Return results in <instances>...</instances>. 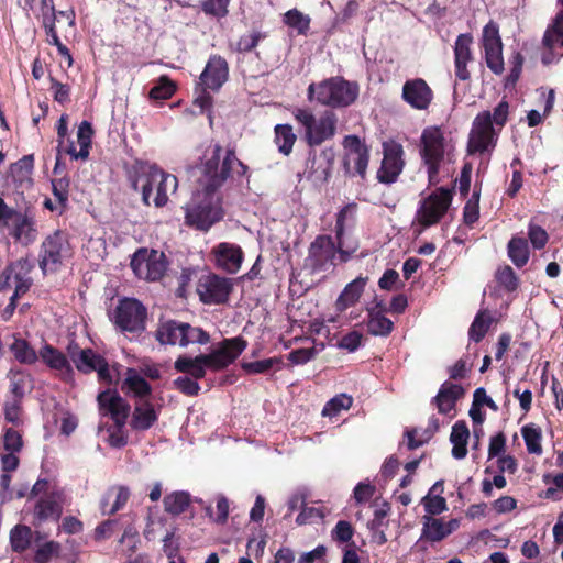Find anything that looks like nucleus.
<instances>
[{"label":"nucleus","mask_w":563,"mask_h":563,"mask_svg":"<svg viewBox=\"0 0 563 563\" xmlns=\"http://www.w3.org/2000/svg\"><path fill=\"white\" fill-rule=\"evenodd\" d=\"M307 264L314 272L325 271L330 266H335L338 261V247L331 235L320 234L311 242Z\"/></svg>","instance_id":"obj_16"},{"label":"nucleus","mask_w":563,"mask_h":563,"mask_svg":"<svg viewBox=\"0 0 563 563\" xmlns=\"http://www.w3.org/2000/svg\"><path fill=\"white\" fill-rule=\"evenodd\" d=\"M382 148L383 159L376 178L380 184L391 185L398 180L406 166L405 150L402 144L395 140L383 142Z\"/></svg>","instance_id":"obj_12"},{"label":"nucleus","mask_w":563,"mask_h":563,"mask_svg":"<svg viewBox=\"0 0 563 563\" xmlns=\"http://www.w3.org/2000/svg\"><path fill=\"white\" fill-rule=\"evenodd\" d=\"M121 389L124 394H132L141 400L152 394L150 383L134 368H128L126 377L122 383Z\"/></svg>","instance_id":"obj_31"},{"label":"nucleus","mask_w":563,"mask_h":563,"mask_svg":"<svg viewBox=\"0 0 563 563\" xmlns=\"http://www.w3.org/2000/svg\"><path fill=\"white\" fill-rule=\"evenodd\" d=\"M470 438V430L464 420L454 423L450 434V441L453 444L452 455L456 460H462L467 454V441Z\"/></svg>","instance_id":"obj_33"},{"label":"nucleus","mask_w":563,"mask_h":563,"mask_svg":"<svg viewBox=\"0 0 563 563\" xmlns=\"http://www.w3.org/2000/svg\"><path fill=\"white\" fill-rule=\"evenodd\" d=\"M360 95L356 81H350L341 76H334L309 85L308 100H316L319 104L331 109L347 108L353 104Z\"/></svg>","instance_id":"obj_4"},{"label":"nucleus","mask_w":563,"mask_h":563,"mask_svg":"<svg viewBox=\"0 0 563 563\" xmlns=\"http://www.w3.org/2000/svg\"><path fill=\"white\" fill-rule=\"evenodd\" d=\"M199 183L208 192H217L223 185L236 175H249V166L236 156L235 148L223 146L219 143L209 145L199 164Z\"/></svg>","instance_id":"obj_2"},{"label":"nucleus","mask_w":563,"mask_h":563,"mask_svg":"<svg viewBox=\"0 0 563 563\" xmlns=\"http://www.w3.org/2000/svg\"><path fill=\"white\" fill-rule=\"evenodd\" d=\"M31 271V265L25 260H19L12 263L4 271V282H29L27 276Z\"/></svg>","instance_id":"obj_49"},{"label":"nucleus","mask_w":563,"mask_h":563,"mask_svg":"<svg viewBox=\"0 0 563 563\" xmlns=\"http://www.w3.org/2000/svg\"><path fill=\"white\" fill-rule=\"evenodd\" d=\"M542 44L544 48H563V14H559L553 24L547 29Z\"/></svg>","instance_id":"obj_42"},{"label":"nucleus","mask_w":563,"mask_h":563,"mask_svg":"<svg viewBox=\"0 0 563 563\" xmlns=\"http://www.w3.org/2000/svg\"><path fill=\"white\" fill-rule=\"evenodd\" d=\"M353 405V398L346 394H340L325 402L322 409L323 417L333 418L342 410H349Z\"/></svg>","instance_id":"obj_46"},{"label":"nucleus","mask_w":563,"mask_h":563,"mask_svg":"<svg viewBox=\"0 0 563 563\" xmlns=\"http://www.w3.org/2000/svg\"><path fill=\"white\" fill-rule=\"evenodd\" d=\"M183 322L176 320H168L161 322L155 331V339L162 345H176L180 346L183 336Z\"/></svg>","instance_id":"obj_32"},{"label":"nucleus","mask_w":563,"mask_h":563,"mask_svg":"<svg viewBox=\"0 0 563 563\" xmlns=\"http://www.w3.org/2000/svg\"><path fill=\"white\" fill-rule=\"evenodd\" d=\"M452 191L440 187L422 199L416 219L423 228L432 227L441 221L452 202Z\"/></svg>","instance_id":"obj_10"},{"label":"nucleus","mask_w":563,"mask_h":563,"mask_svg":"<svg viewBox=\"0 0 563 563\" xmlns=\"http://www.w3.org/2000/svg\"><path fill=\"white\" fill-rule=\"evenodd\" d=\"M497 143V134L492 123L490 111L479 112L472 124L467 142L468 154H483L494 148Z\"/></svg>","instance_id":"obj_13"},{"label":"nucleus","mask_w":563,"mask_h":563,"mask_svg":"<svg viewBox=\"0 0 563 563\" xmlns=\"http://www.w3.org/2000/svg\"><path fill=\"white\" fill-rule=\"evenodd\" d=\"M419 154L427 168L429 183H438L441 165L450 155L444 133L440 126L431 125L423 129L420 136Z\"/></svg>","instance_id":"obj_7"},{"label":"nucleus","mask_w":563,"mask_h":563,"mask_svg":"<svg viewBox=\"0 0 563 563\" xmlns=\"http://www.w3.org/2000/svg\"><path fill=\"white\" fill-rule=\"evenodd\" d=\"M233 284H197V294L205 305H222L228 301Z\"/></svg>","instance_id":"obj_29"},{"label":"nucleus","mask_w":563,"mask_h":563,"mask_svg":"<svg viewBox=\"0 0 563 563\" xmlns=\"http://www.w3.org/2000/svg\"><path fill=\"white\" fill-rule=\"evenodd\" d=\"M66 501L65 488L55 477L37 478V521L58 523Z\"/></svg>","instance_id":"obj_8"},{"label":"nucleus","mask_w":563,"mask_h":563,"mask_svg":"<svg viewBox=\"0 0 563 563\" xmlns=\"http://www.w3.org/2000/svg\"><path fill=\"white\" fill-rule=\"evenodd\" d=\"M357 211V203L356 202H350L345 205L342 209L339 210L336 213V220H335V239H340L341 236L345 235V221L347 218L354 219L355 213Z\"/></svg>","instance_id":"obj_57"},{"label":"nucleus","mask_w":563,"mask_h":563,"mask_svg":"<svg viewBox=\"0 0 563 563\" xmlns=\"http://www.w3.org/2000/svg\"><path fill=\"white\" fill-rule=\"evenodd\" d=\"M175 91L176 86L174 82L168 77L162 76L158 84L150 90L148 96L154 100H167L175 93Z\"/></svg>","instance_id":"obj_53"},{"label":"nucleus","mask_w":563,"mask_h":563,"mask_svg":"<svg viewBox=\"0 0 563 563\" xmlns=\"http://www.w3.org/2000/svg\"><path fill=\"white\" fill-rule=\"evenodd\" d=\"M485 62L487 67L495 75H501L504 73V57H503V45L485 47Z\"/></svg>","instance_id":"obj_51"},{"label":"nucleus","mask_w":563,"mask_h":563,"mask_svg":"<svg viewBox=\"0 0 563 563\" xmlns=\"http://www.w3.org/2000/svg\"><path fill=\"white\" fill-rule=\"evenodd\" d=\"M283 22L288 27L296 30L298 35H307L310 30L311 19L308 14L295 8L284 14Z\"/></svg>","instance_id":"obj_40"},{"label":"nucleus","mask_w":563,"mask_h":563,"mask_svg":"<svg viewBox=\"0 0 563 563\" xmlns=\"http://www.w3.org/2000/svg\"><path fill=\"white\" fill-rule=\"evenodd\" d=\"M33 155H26L11 166V175L22 189L32 188Z\"/></svg>","instance_id":"obj_34"},{"label":"nucleus","mask_w":563,"mask_h":563,"mask_svg":"<svg viewBox=\"0 0 563 563\" xmlns=\"http://www.w3.org/2000/svg\"><path fill=\"white\" fill-rule=\"evenodd\" d=\"M9 350L13 354L15 361L19 363H35V350L23 338L13 335V342L9 344Z\"/></svg>","instance_id":"obj_39"},{"label":"nucleus","mask_w":563,"mask_h":563,"mask_svg":"<svg viewBox=\"0 0 563 563\" xmlns=\"http://www.w3.org/2000/svg\"><path fill=\"white\" fill-rule=\"evenodd\" d=\"M367 332L374 336H388L394 330V322L385 316L387 307L383 299L377 297L373 300V306L366 308Z\"/></svg>","instance_id":"obj_22"},{"label":"nucleus","mask_w":563,"mask_h":563,"mask_svg":"<svg viewBox=\"0 0 563 563\" xmlns=\"http://www.w3.org/2000/svg\"><path fill=\"white\" fill-rule=\"evenodd\" d=\"M483 48L503 45L498 25L489 21L483 29Z\"/></svg>","instance_id":"obj_62"},{"label":"nucleus","mask_w":563,"mask_h":563,"mask_svg":"<svg viewBox=\"0 0 563 563\" xmlns=\"http://www.w3.org/2000/svg\"><path fill=\"white\" fill-rule=\"evenodd\" d=\"M190 501V495L187 492H173L163 499L164 510L169 515L178 516L187 510Z\"/></svg>","instance_id":"obj_36"},{"label":"nucleus","mask_w":563,"mask_h":563,"mask_svg":"<svg viewBox=\"0 0 563 563\" xmlns=\"http://www.w3.org/2000/svg\"><path fill=\"white\" fill-rule=\"evenodd\" d=\"M508 256L517 267H522L529 260L528 241L525 238L512 236L507 245Z\"/></svg>","instance_id":"obj_38"},{"label":"nucleus","mask_w":563,"mask_h":563,"mask_svg":"<svg viewBox=\"0 0 563 563\" xmlns=\"http://www.w3.org/2000/svg\"><path fill=\"white\" fill-rule=\"evenodd\" d=\"M99 410L102 415H109L114 427L124 428L131 412V406L117 390H103L97 397Z\"/></svg>","instance_id":"obj_18"},{"label":"nucleus","mask_w":563,"mask_h":563,"mask_svg":"<svg viewBox=\"0 0 563 563\" xmlns=\"http://www.w3.org/2000/svg\"><path fill=\"white\" fill-rule=\"evenodd\" d=\"M197 380L198 379L188 376H179L173 382V384L174 387L181 394L189 397H195L198 396L200 391V385Z\"/></svg>","instance_id":"obj_60"},{"label":"nucleus","mask_w":563,"mask_h":563,"mask_svg":"<svg viewBox=\"0 0 563 563\" xmlns=\"http://www.w3.org/2000/svg\"><path fill=\"white\" fill-rule=\"evenodd\" d=\"M130 489L126 486H114L103 495L100 507L103 515H114L121 510L130 499Z\"/></svg>","instance_id":"obj_30"},{"label":"nucleus","mask_w":563,"mask_h":563,"mask_svg":"<svg viewBox=\"0 0 563 563\" xmlns=\"http://www.w3.org/2000/svg\"><path fill=\"white\" fill-rule=\"evenodd\" d=\"M335 151L332 146L324 147L319 153L316 148H310L305 168L298 176L313 184H327L332 175Z\"/></svg>","instance_id":"obj_11"},{"label":"nucleus","mask_w":563,"mask_h":563,"mask_svg":"<svg viewBox=\"0 0 563 563\" xmlns=\"http://www.w3.org/2000/svg\"><path fill=\"white\" fill-rule=\"evenodd\" d=\"M183 336L180 346L185 347L192 343L207 344L210 341V335L198 327H192L187 322H183Z\"/></svg>","instance_id":"obj_47"},{"label":"nucleus","mask_w":563,"mask_h":563,"mask_svg":"<svg viewBox=\"0 0 563 563\" xmlns=\"http://www.w3.org/2000/svg\"><path fill=\"white\" fill-rule=\"evenodd\" d=\"M493 323V318L487 310H479L470 329H468V338L471 341L478 343L481 342L486 333L488 332L490 325Z\"/></svg>","instance_id":"obj_37"},{"label":"nucleus","mask_w":563,"mask_h":563,"mask_svg":"<svg viewBox=\"0 0 563 563\" xmlns=\"http://www.w3.org/2000/svg\"><path fill=\"white\" fill-rule=\"evenodd\" d=\"M30 386L31 380L23 373H14L10 378V393L13 399L21 400Z\"/></svg>","instance_id":"obj_61"},{"label":"nucleus","mask_w":563,"mask_h":563,"mask_svg":"<svg viewBox=\"0 0 563 563\" xmlns=\"http://www.w3.org/2000/svg\"><path fill=\"white\" fill-rule=\"evenodd\" d=\"M423 519L422 538L431 542L442 541L460 527V520L455 518L448 522L430 516H424Z\"/></svg>","instance_id":"obj_27"},{"label":"nucleus","mask_w":563,"mask_h":563,"mask_svg":"<svg viewBox=\"0 0 563 563\" xmlns=\"http://www.w3.org/2000/svg\"><path fill=\"white\" fill-rule=\"evenodd\" d=\"M421 504L430 517L440 515L448 509L446 499L439 494H427L421 499Z\"/></svg>","instance_id":"obj_55"},{"label":"nucleus","mask_w":563,"mask_h":563,"mask_svg":"<svg viewBox=\"0 0 563 563\" xmlns=\"http://www.w3.org/2000/svg\"><path fill=\"white\" fill-rule=\"evenodd\" d=\"M218 267L229 274H235L243 262V251L239 245L220 243L213 251Z\"/></svg>","instance_id":"obj_25"},{"label":"nucleus","mask_w":563,"mask_h":563,"mask_svg":"<svg viewBox=\"0 0 563 563\" xmlns=\"http://www.w3.org/2000/svg\"><path fill=\"white\" fill-rule=\"evenodd\" d=\"M216 194L202 188L192 196L185 207V223L188 227L206 232L223 218L220 198Z\"/></svg>","instance_id":"obj_6"},{"label":"nucleus","mask_w":563,"mask_h":563,"mask_svg":"<svg viewBox=\"0 0 563 563\" xmlns=\"http://www.w3.org/2000/svg\"><path fill=\"white\" fill-rule=\"evenodd\" d=\"M479 196L481 189L475 187L463 208V221L468 227H472L479 218Z\"/></svg>","instance_id":"obj_50"},{"label":"nucleus","mask_w":563,"mask_h":563,"mask_svg":"<svg viewBox=\"0 0 563 563\" xmlns=\"http://www.w3.org/2000/svg\"><path fill=\"white\" fill-rule=\"evenodd\" d=\"M335 244L338 247L339 263H346L358 249V242L356 240L350 241L345 235L335 239Z\"/></svg>","instance_id":"obj_59"},{"label":"nucleus","mask_w":563,"mask_h":563,"mask_svg":"<svg viewBox=\"0 0 563 563\" xmlns=\"http://www.w3.org/2000/svg\"><path fill=\"white\" fill-rule=\"evenodd\" d=\"M283 365L282 357L274 356L265 360L244 362L242 363V369L250 375L266 374L273 369H279Z\"/></svg>","instance_id":"obj_41"},{"label":"nucleus","mask_w":563,"mask_h":563,"mask_svg":"<svg viewBox=\"0 0 563 563\" xmlns=\"http://www.w3.org/2000/svg\"><path fill=\"white\" fill-rule=\"evenodd\" d=\"M69 358L75 364L78 372L90 374L97 372L98 379L102 383L111 385L113 383L112 375L109 369L108 361L92 349H84L78 353L69 349Z\"/></svg>","instance_id":"obj_17"},{"label":"nucleus","mask_w":563,"mask_h":563,"mask_svg":"<svg viewBox=\"0 0 563 563\" xmlns=\"http://www.w3.org/2000/svg\"><path fill=\"white\" fill-rule=\"evenodd\" d=\"M13 236L16 241L22 244H30L33 242V225L32 222L24 216L21 217V220L16 221L13 224Z\"/></svg>","instance_id":"obj_54"},{"label":"nucleus","mask_w":563,"mask_h":563,"mask_svg":"<svg viewBox=\"0 0 563 563\" xmlns=\"http://www.w3.org/2000/svg\"><path fill=\"white\" fill-rule=\"evenodd\" d=\"M92 135H93V129L90 122L82 121L80 125L78 126L77 131V139L79 143V151L78 156H80V159L85 161L89 157V151L91 147L92 142Z\"/></svg>","instance_id":"obj_48"},{"label":"nucleus","mask_w":563,"mask_h":563,"mask_svg":"<svg viewBox=\"0 0 563 563\" xmlns=\"http://www.w3.org/2000/svg\"><path fill=\"white\" fill-rule=\"evenodd\" d=\"M275 139L274 142L278 147L279 153L288 156L292 152L294 144L297 135L290 124H277L274 128Z\"/></svg>","instance_id":"obj_35"},{"label":"nucleus","mask_w":563,"mask_h":563,"mask_svg":"<svg viewBox=\"0 0 563 563\" xmlns=\"http://www.w3.org/2000/svg\"><path fill=\"white\" fill-rule=\"evenodd\" d=\"M229 79V64L224 57L212 54L199 77V85L205 89L218 91Z\"/></svg>","instance_id":"obj_19"},{"label":"nucleus","mask_w":563,"mask_h":563,"mask_svg":"<svg viewBox=\"0 0 563 563\" xmlns=\"http://www.w3.org/2000/svg\"><path fill=\"white\" fill-rule=\"evenodd\" d=\"M521 434L525 440L527 451L530 454L541 455L543 450L541 445V429L533 423L526 424L521 428Z\"/></svg>","instance_id":"obj_43"},{"label":"nucleus","mask_w":563,"mask_h":563,"mask_svg":"<svg viewBox=\"0 0 563 563\" xmlns=\"http://www.w3.org/2000/svg\"><path fill=\"white\" fill-rule=\"evenodd\" d=\"M464 388L451 382H444L438 394L432 398V404L441 415H450L455 410L456 402L464 396Z\"/></svg>","instance_id":"obj_26"},{"label":"nucleus","mask_w":563,"mask_h":563,"mask_svg":"<svg viewBox=\"0 0 563 563\" xmlns=\"http://www.w3.org/2000/svg\"><path fill=\"white\" fill-rule=\"evenodd\" d=\"M353 534L354 528L351 522L346 520H339L331 532L332 539L341 543L349 542L353 538Z\"/></svg>","instance_id":"obj_64"},{"label":"nucleus","mask_w":563,"mask_h":563,"mask_svg":"<svg viewBox=\"0 0 563 563\" xmlns=\"http://www.w3.org/2000/svg\"><path fill=\"white\" fill-rule=\"evenodd\" d=\"M65 249L64 235L56 232L48 236L42 244V260L40 267L44 275L48 272H55L62 263V254Z\"/></svg>","instance_id":"obj_23"},{"label":"nucleus","mask_w":563,"mask_h":563,"mask_svg":"<svg viewBox=\"0 0 563 563\" xmlns=\"http://www.w3.org/2000/svg\"><path fill=\"white\" fill-rule=\"evenodd\" d=\"M401 97L416 110H427L433 100V91L422 78L407 80L402 86Z\"/></svg>","instance_id":"obj_20"},{"label":"nucleus","mask_w":563,"mask_h":563,"mask_svg":"<svg viewBox=\"0 0 563 563\" xmlns=\"http://www.w3.org/2000/svg\"><path fill=\"white\" fill-rule=\"evenodd\" d=\"M357 211V203L356 202H350L345 205L342 209L339 210L336 213V220H335V239H340L341 236L345 235V221L347 218L354 219L355 213Z\"/></svg>","instance_id":"obj_56"},{"label":"nucleus","mask_w":563,"mask_h":563,"mask_svg":"<svg viewBox=\"0 0 563 563\" xmlns=\"http://www.w3.org/2000/svg\"><path fill=\"white\" fill-rule=\"evenodd\" d=\"M33 532L30 527L24 525L15 526L10 532V542L14 552L25 551L32 541Z\"/></svg>","instance_id":"obj_44"},{"label":"nucleus","mask_w":563,"mask_h":563,"mask_svg":"<svg viewBox=\"0 0 563 563\" xmlns=\"http://www.w3.org/2000/svg\"><path fill=\"white\" fill-rule=\"evenodd\" d=\"M247 342L242 336L224 339L219 346L209 354H199L196 357L180 355L174 363L178 373L190 375L195 379L206 376V369L219 372L231 365L246 349Z\"/></svg>","instance_id":"obj_3"},{"label":"nucleus","mask_w":563,"mask_h":563,"mask_svg":"<svg viewBox=\"0 0 563 563\" xmlns=\"http://www.w3.org/2000/svg\"><path fill=\"white\" fill-rule=\"evenodd\" d=\"M292 115L302 128V140L310 148L332 140L338 132V117L333 110H324L316 118L311 109L296 108Z\"/></svg>","instance_id":"obj_5"},{"label":"nucleus","mask_w":563,"mask_h":563,"mask_svg":"<svg viewBox=\"0 0 563 563\" xmlns=\"http://www.w3.org/2000/svg\"><path fill=\"white\" fill-rule=\"evenodd\" d=\"M125 173L131 188L141 192L142 202L146 207L152 203L155 208L165 207L168 202V194H174L178 187L175 175L146 161L135 159L125 166Z\"/></svg>","instance_id":"obj_1"},{"label":"nucleus","mask_w":563,"mask_h":563,"mask_svg":"<svg viewBox=\"0 0 563 563\" xmlns=\"http://www.w3.org/2000/svg\"><path fill=\"white\" fill-rule=\"evenodd\" d=\"M364 285L365 284H346L345 288L336 300V309L339 311H344L347 308L354 306L363 294Z\"/></svg>","instance_id":"obj_45"},{"label":"nucleus","mask_w":563,"mask_h":563,"mask_svg":"<svg viewBox=\"0 0 563 563\" xmlns=\"http://www.w3.org/2000/svg\"><path fill=\"white\" fill-rule=\"evenodd\" d=\"M146 316V309L139 300L124 298L115 309L114 323L124 332L141 334L145 330Z\"/></svg>","instance_id":"obj_14"},{"label":"nucleus","mask_w":563,"mask_h":563,"mask_svg":"<svg viewBox=\"0 0 563 563\" xmlns=\"http://www.w3.org/2000/svg\"><path fill=\"white\" fill-rule=\"evenodd\" d=\"M60 552V543L57 541H46L37 544V563H46L52 558L58 556Z\"/></svg>","instance_id":"obj_63"},{"label":"nucleus","mask_w":563,"mask_h":563,"mask_svg":"<svg viewBox=\"0 0 563 563\" xmlns=\"http://www.w3.org/2000/svg\"><path fill=\"white\" fill-rule=\"evenodd\" d=\"M473 43V36L468 33L460 34L454 43V75L459 81H470L471 71L468 70V64L474 60V56L471 49Z\"/></svg>","instance_id":"obj_21"},{"label":"nucleus","mask_w":563,"mask_h":563,"mask_svg":"<svg viewBox=\"0 0 563 563\" xmlns=\"http://www.w3.org/2000/svg\"><path fill=\"white\" fill-rule=\"evenodd\" d=\"M168 258L162 251L140 247L131 258V268L139 279L161 282L168 269Z\"/></svg>","instance_id":"obj_9"},{"label":"nucleus","mask_w":563,"mask_h":563,"mask_svg":"<svg viewBox=\"0 0 563 563\" xmlns=\"http://www.w3.org/2000/svg\"><path fill=\"white\" fill-rule=\"evenodd\" d=\"M343 147L347 151L344 155L343 167L346 174L366 178L369 163V148L357 135L350 134L343 140Z\"/></svg>","instance_id":"obj_15"},{"label":"nucleus","mask_w":563,"mask_h":563,"mask_svg":"<svg viewBox=\"0 0 563 563\" xmlns=\"http://www.w3.org/2000/svg\"><path fill=\"white\" fill-rule=\"evenodd\" d=\"M40 356L63 382L69 383L74 379V369L66 355L58 349L45 344L40 351Z\"/></svg>","instance_id":"obj_24"},{"label":"nucleus","mask_w":563,"mask_h":563,"mask_svg":"<svg viewBox=\"0 0 563 563\" xmlns=\"http://www.w3.org/2000/svg\"><path fill=\"white\" fill-rule=\"evenodd\" d=\"M230 1L231 0H205L201 3V10L207 15L221 19L228 15Z\"/></svg>","instance_id":"obj_58"},{"label":"nucleus","mask_w":563,"mask_h":563,"mask_svg":"<svg viewBox=\"0 0 563 563\" xmlns=\"http://www.w3.org/2000/svg\"><path fill=\"white\" fill-rule=\"evenodd\" d=\"M157 420L158 413L154 405L148 400H143L135 405L130 420V427L134 431H146L151 429Z\"/></svg>","instance_id":"obj_28"},{"label":"nucleus","mask_w":563,"mask_h":563,"mask_svg":"<svg viewBox=\"0 0 563 563\" xmlns=\"http://www.w3.org/2000/svg\"><path fill=\"white\" fill-rule=\"evenodd\" d=\"M267 34L261 31H253L250 34H245L239 37L235 44V51L238 53H251L253 52L262 40H265Z\"/></svg>","instance_id":"obj_52"}]
</instances>
